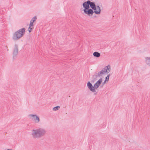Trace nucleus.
<instances>
[{"label": "nucleus", "mask_w": 150, "mask_h": 150, "mask_svg": "<svg viewBox=\"0 0 150 150\" xmlns=\"http://www.w3.org/2000/svg\"><path fill=\"white\" fill-rule=\"evenodd\" d=\"M46 133V130L43 128H38L32 130L31 135L34 139H39L44 136Z\"/></svg>", "instance_id": "1"}, {"label": "nucleus", "mask_w": 150, "mask_h": 150, "mask_svg": "<svg viewBox=\"0 0 150 150\" xmlns=\"http://www.w3.org/2000/svg\"><path fill=\"white\" fill-rule=\"evenodd\" d=\"M25 28H23L16 32L13 35V39L15 40L19 39L25 34Z\"/></svg>", "instance_id": "2"}, {"label": "nucleus", "mask_w": 150, "mask_h": 150, "mask_svg": "<svg viewBox=\"0 0 150 150\" xmlns=\"http://www.w3.org/2000/svg\"><path fill=\"white\" fill-rule=\"evenodd\" d=\"M90 6L92 10H94V12L97 14H99L100 13L101 10L100 7L99 6H97V9H98L99 11H97L96 10V6L95 4V3L94 2H91L90 1Z\"/></svg>", "instance_id": "3"}, {"label": "nucleus", "mask_w": 150, "mask_h": 150, "mask_svg": "<svg viewBox=\"0 0 150 150\" xmlns=\"http://www.w3.org/2000/svg\"><path fill=\"white\" fill-rule=\"evenodd\" d=\"M28 117L35 123H38L40 122L39 117L36 115L29 114Z\"/></svg>", "instance_id": "4"}, {"label": "nucleus", "mask_w": 150, "mask_h": 150, "mask_svg": "<svg viewBox=\"0 0 150 150\" xmlns=\"http://www.w3.org/2000/svg\"><path fill=\"white\" fill-rule=\"evenodd\" d=\"M83 11L85 14L89 16H92L94 12L92 9L90 8L84 9Z\"/></svg>", "instance_id": "5"}, {"label": "nucleus", "mask_w": 150, "mask_h": 150, "mask_svg": "<svg viewBox=\"0 0 150 150\" xmlns=\"http://www.w3.org/2000/svg\"><path fill=\"white\" fill-rule=\"evenodd\" d=\"M87 86L88 89L92 92H95L96 91L95 88L93 86L91 83L89 82L88 81L87 83Z\"/></svg>", "instance_id": "6"}, {"label": "nucleus", "mask_w": 150, "mask_h": 150, "mask_svg": "<svg viewBox=\"0 0 150 150\" xmlns=\"http://www.w3.org/2000/svg\"><path fill=\"white\" fill-rule=\"evenodd\" d=\"M18 53V46L17 44L14 45V47L13 49V58H14L15 57H16Z\"/></svg>", "instance_id": "7"}, {"label": "nucleus", "mask_w": 150, "mask_h": 150, "mask_svg": "<svg viewBox=\"0 0 150 150\" xmlns=\"http://www.w3.org/2000/svg\"><path fill=\"white\" fill-rule=\"evenodd\" d=\"M90 1L88 0L83 3V6L84 9L90 8Z\"/></svg>", "instance_id": "8"}, {"label": "nucleus", "mask_w": 150, "mask_h": 150, "mask_svg": "<svg viewBox=\"0 0 150 150\" xmlns=\"http://www.w3.org/2000/svg\"><path fill=\"white\" fill-rule=\"evenodd\" d=\"M102 81V79L100 78L94 84V87L95 89L98 88L101 83Z\"/></svg>", "instance_id": "9"}, {"label": "nucleus", "mask_w": 150, "mask_h": 150, "mask_svg": "<svg viewBox=\"0 0 150 150\" xmlns=\"http://www.w3.org/2000/svg\"><path fill=\"white\" fill-rule=\"evenodd\" d=\"M102 70L108 73L110 70V65H108L103 68Z\"/></svg>", "instance_id": "10"}, {"label": "nucleus", "mask_w": 150, "mask_h": 150, "mask_svg": "<svg viewBox=\"0 0 150 150\" xmlns=\"http://www.w3.org/2000/svg\"><path fill=\"white\" fill-rule=\"evenodd\" d=\"M93 55L95 57H99L100 56V54L98 52H95L93 54Z\"/></svg>", "instance_id": "11"}, {"label": "nucleus", "mask_w": 150, "mask_h": 150, "mask_svg": "<svg viewBox=\"0 0 150 150\" xmlns=\"http://www.w3.org/2000/svg\"><path fill=\"white\" fill-rule=\"evenodd\" d=\"M98 76L97 74L96 73L95 74L93 75V80L92 81H93V82H94L96 81L97 80V78Z\"/></svg>", "instance_id": "12"}, {"label": "nucleus", "mask_w": 150, "mask_h": 150, "mask_svg": "<svg viewBox=\"0 0 150 150\" xmlns=\"http://www.w3.org/2000/svg\"><path fill=\"white\" fill-rule=\"evenodd\" d=\"M60 106H57L54 107L53 108V111H57L60 108Z\"/></svg>", "instance_id": "13"}, {"label": "nucleus", "mask_w": 150, "mask_h": 150, "mask_svg": "<svg viewBox=\"0 0 150 150\" xmlns=\"http://www.w3.org/2000/svg\"><path fill=\"white\" fill-rule=\"evenodd\" d=\"M36 17L35 16L30 21H32V22L33 23L36 20Z\"/></svg>", "instance_id": "14"}, {"label": "nucleus", "mask_w": 150, "mask_h": 150, "mask_svg": "<svg viewBox=\"0 0 150 150\" xmlns=\"http://www.w3.org/2000/svg\"><path fill=\"white\" fill-rule=\"evenodd\" d=\"M96 74L99 77H100L102 74H103L101 71L99 72L98 73H96Z\"/></svg>", "instance_id": "15"}, {"label": "nucleus", "mask_w": 150, "mask_h": 150, "mask_svg": "<svg viewBox=\"0 0 150 150\" xmlns=\"http://www.w3.org/2000/svg\"><path fill=\"white\" fill-rule=\"evenodd\" d=\"M110 74H108L106 77L105 80V81H107V82H108L109 81V78Z\"/></svg>", "instance_id": "16"}, {"label": "nucleus", "mask_w": 150, "mask_h": 150, "mask_svg": "<svg viewBox=\"0 0 150 150\" xmlns=\"http://www.w3.org/2000/svg\"><path fill=\"white\" fill-rule=\"evenodd\" d=\"M32 27L29 26L28 28V31L29 33H30L31 32V30L33 28Z\"/></svg>", "instance_id": "17"}, {"label": "nucleus", "mask_w": 150, "mask_h": 150, "mask_svg": "<svg viewBox=\"0 0 150 150\" xmlns=\"http://www.w3.org/2000/svg\"><path fill=\"white\" fill-rule=\"evenodd\" d=\"M33 23L32 21H30L29 26L32 27L33 26Z\"/></svg>", "instance_id": "18"}, {"label": "nucleus", "mask_w": 150, "mask_h": 150, "mask_svg": "<svg viewBox=\"0 0 150 150\" xmlns=\"http://www.w3.org/2000/svg\"><path fill=\"white\" fill-rule=\"evenodd\" d=\"M101 71V72H102V74H105L106 73V72H105V71H103V70H102Z\"/></svg>", "instance_id": "19"}, {"label": "nucleus", "mask_w": 150, "mask_h": 150, "mask_svg": "<svg viewBox=\"0 0 150 150\" xmlns=\"http://www.w3.org/2000/svg\"><path fill=\"white\" fill-rule=\"evenodd\" d=\"M106 82H107V81H105V80L104 81L103 83V85H104L106 83Z\"/></svg>", "instance_id": "20"}, {"label": "nucleus", "mask_w": 150, "mask_h": 150, "mask_svg": "<svg viewBox=\"0 0 150 150\" xmlns=\"http://www.w3.org/2000/svg\"><path fill=\"white\" fill-rule=\"evenodd\" d=\"M96 11H99V10H98L99 9H97V6H96Z\"/></svg>", "instance_id": "21"}, {"label": "nucleus", "mask_w": 150, "mask_h": 150, "mask_svg": "<svg viewBox=\"0 0 150 150\" xmlns=\"http://www.w3.org/2000/svg\"><path fill=\"white\" fill-rule=\"evenodd\" d=\"M6 150H13L11 149H8Z\"/></svg>", "instance_id": "22"}, {"label": "nucleus", "mask_w": 150, "mask_h": 150, "mask_svg": "<svg viewBox=\"0 0 150 150\" xmlns=\"http://www.w3.org/2000/svg\"><path fill=\"white\" fill-rule=\"evenodd\" d=\"M94 94H95V95H96V93H94Z\"/></svg>", "instance_id": "23"}]
</instances>
